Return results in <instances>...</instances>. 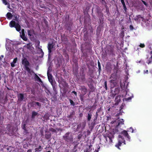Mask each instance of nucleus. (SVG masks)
Wrapping results in <instances>:
<instances>
[{
  "mask_svg": "<svg viewBox=\"0 0 152 152\" xmlns=\"http://www.w3.org/2000/svg\"><path fill=\"white\" fill-rule=\"evenodd\" d=\"M70 102L71 104H73V102L72 100H70Z\"/></svg>",
  "mask_w": 152,
  "mask_h": 152,
  "instance_id": "nucleus-34",
  "label": "nucleus"
},
{
  "mask_svg": "<svg viewBox=\"0 0 152 152\" xmlns=\"http://www.w3.org/2000/svg\"><path fill=\"white\" fill-rule=\"evenodd\" d=\"M148 70H146V72L144 71V74H145V73H148Z\"/></svg>",
  "mask_w": 152,
  "mask_h": 152,
  "instance_id": "nucleus-35",
  "label": "nucleus"
},
{
  "mask_svg": "<svg viewBox=\"0 0 152 152\" xmlns=\"http://www.w3.org/2000/svg\"><path fill=\"white\" fill-rule=\"evenodd\" d=\"M140 46L141 48H144L145 47V45L144 44H141Z\"/></svg>",
  "mask_w": 152,
  "mask_h": 152,
  "instance_id": "nucleus-26",
  "label": "nucleus"
},
{
  "mask_svg": "<svg viewBox=\"0 0 152 152\" xmlns=\"http://www.w3.org/2000/svg\"><path fill=\"white\" fill-rule=\"evenodd\" d=\"M16 24L15 21H11L9 23V26L11 27H15Z\"/></svg>",
  "mask_w": 152,
  "mask_h": 152,
  "instance_id": "nucleus-9",
  "label": "nucleus"
},
{
  "mask_svg": "<svg viewBox=\"0 0 152 152\" xmlns=\"http://www.w3.org/2000/svg\"><path fill=\"white\" fill-rule=\"evenodd\" d=\"M34 105H37L38 106H40V104L38 102H35L34 104Z\"/></svg>",
  "mask_w": 152,
  "mask_h": 152,
  "instance_id": "nucleus-24",
  "label": "nucleus"
},
{
  "mask_svg": "<svg viewBox=\"0 0 152 152\" xmlns=\"http://www.w3.org/2000/svg\"><path fill=\"white\" fill-rule=\"evenodd\" d=\"M69 133H67L64 136V138L65 139H66L67 138V136L69 134Z\"/></svg>",
  "mask_w": 152,
  "mask_h": 152,
  "instance_id": "nucleus-25",
  "label": "nucleus"
},
{
  "mask_svg": "<svg viewBox=\"0 0 152 152\" xmlns=\"http://www.w3.org/2000/svg\"><path fill=\"white\" fill-rule=\"evenodd\" d=\"M18 100L20 101H22L23 99V94H20L18 95Z\"/></svg>",
  "mask_w": 152,
  "mask_h": 152,
  "instance_id": "nucleus-14",
  "label": "nucleus"
},
{
  "mask_svg": "<svg viewBox=\"0 0 152 152\" xmlns=\"http://www.w3.org/2000/svg\"><path fill=\"white\" fill-rule=\"evenodd\" d=\"M47 75H48V80H49V82L50 83H52L53 82V80L52 79V75L50 74H49L48 72Z\"/></svg>",
  "mask_w": 152,
  "mask_h": 152,
  "instance_id": "nucleus-11",
  "label": "nucleus"
},
{
  "mask_svg": "<svg viewBox=\"0 0 152 152\" xmlns=\"http://www.w3.org/2000/svg\"><path fill=\"white\" fill-rule=\"evenodd\" d=\"M41 146H40L39 147V149H41Z\"/></svg>",
  "mask_w": 152,
  "mask_h": 152,
  "instance_id": "nucleus-41",
  "label": "nucleus"
},
{
  "mask_svg": "<svg viewBox=\"0 0 152 152\" xmlns=\"http://www.w3.org/2000/svg\"><path fill=\"white\" fill-rule=\"evenodd\" d=\"M48 152H50V151H48Z\"/></svg>",
  "mask_w": 152,
  "mask_h": 152,
  "instance_id": "nucleus-44",
  "label": "nucleus"
},
{
  "mask_svg": "<svg viewBox=\"0 0 152 152\" xmlns=\"http://www.w3.org/2000/svg\"><path fill=\"white\" fill-rule=\"evenodd\" d=\"M11 41L9 39L6 40V47L7 50H10L11 47Z\"/></svg>",
  "mask_w": 152,
  "mask_h": 152,
  "instance_id": "nucleus-4",
  "label": "nucleus"
},
{
  "mask_svg": "<svg viewBox=\"0 0 152 152\" xmlns=\"http://www.w3.org/2000/svg\"><path fill=\"white\" fill-rule=\"evenodd\" d=\"M85 91H86V89H85Z\"/></svg>",
  "mask_w": 152,
  "mask_h": 152,
  "instance_id": "nucleus-43",
  "label": "nucleus"
},
{
  "mask_svg": "<svg viewBox=\"0 0 152 152\" xmlns=\"http://www.w3.org/2000/svg\"><path fill=\"white\" fill-rule=\"evenodd\" d=\"M118 142L117 144L115 145V146L120 149V148L119 147L121 146L123 143H124V144H126L125 143V140L121 135L118 136Z\"/></svg>",
  "mask_w": 152,
  "mask_h": 152,
  "instance_id": "nucleus-3",
  "label": "nucleus"
},
{
  "mask_svg": "<svg viewBox=\"0 0 152 152\" xmlns=\"http://www.w3.org/2000/svg\"><path fill=\"white\" fill-rule=\"evenodd\" d=\"M15 28L16 29L17 31H19L20 30V25L18 24H16V25L15 26Z\"/></svg>",
  "mask_w": 152,
  "mask_h": 152,
  "instance_id": "nucleus-13",
  "label": "nucleus"
},
{
  "mask_svg": "<svg viewBox=\"0 0 152 152\" xmlns=\"http://www.w3.org/2000/svg\"><path fill=\"white\" fill-rule=\"evenodd\" d=\"M31 152V150H28L27 151V152Z\"/></svg>",
  "mask_w": 152,
  "mask_h": 152,
  "instance_id": "nucleus-39",
  "label": "nucleus"
},
{
  "mask_svg": "<svg viewBox=\"0 0 152 152\" xmlns=\"http://www.w3.org/2000/svg\"><path fill=\"white\" fill-rule=\"evenodd\" d=\"M115 121H114H114H112V122H111V123H112L113 124V123H115Z\"/></svg>",
  "mask_w": 152,
  "mask_h": 152,
  "instance_id": "nucleus-40",
  "label": "nucleus"
},
{
  "mask_svg": "<svg viewBox=\"0 0 152 152\" xmlns=\"http://www.w3.org/2000/svg\"><path fill=\"white\" fill-rule=\"evenodd\" d=\"M134 20L137 21V22H140L142 20V21H143V17L141 16L140 15H138L136 17H135L134 18Z\"/></svg>",
  "mask_w": 152,
  "mask_h": 152,
  "instance_id": "nucleus-6",
  "label": "nucleus"
},
{
  "mask_svg": "<svg viewBox=\"0 0 152 152\" xmlns=\"http://www.w3.org/2000/svg\"><path fill=\"white\" fill-rule=\"evenodd\" d=\"M131 98H132L131 97H130L127 99V100H130L131 99Z\"/></svg>",
  "mask_w": 152,
  "mask_h": 152,
  "instance_id": "nucleus-36",
  "label": "nucleus"
},
{
  "mask_svg": "<svg viewBox=\"0 0 152 152\" xmlns=\"http://www.w3.org/2000/svg\"><path fill=\"white\" fill-rule=\"evenodd\" d=\"M124 121L123 119H121L120 121L118 122V126L120 125V124H124Z\"/></svg>",
  "mask_w": 152,
  "mask_h": 152,
  "instance_id": "nucleus-19",
  "label": "nucleus"
},
{
  "mask_svg": "<svg viewBox=\"0 0 152 152\" xmlns=\"http://www.w3.org/2000/svg\"><path fill=\"white\" fill-rule=\"evenodd\" d=\"M91 118V116L89 115V114L88 115V120H90Z\"/></svg>",
  "mask_w": 152,
  "mask_h": 152,
  "instance_id": "nucleus-32",
  "label": "nucleus"
},
{
  "mask_svg": "<svg viewBox=\"0 0 152 152\" xmlns=\"http://www.w3.org/2000/svg\"><path fill=\"white\" fill-rule=\"evenodd\" d=\"M72 93H74V94H75L76 95H77V93H76V92L75 91H73L72 92Z\"/></svg>",
  "mask_w": 152,
  "mask_h": 152,
  "instance_id": "nucleus-33",
  "label": "nucleus"
},
{
  "mask_svg": "<svg viewBox=\"0 0 152 152\" xmlns=\"http://www.w3.org/2000/svg\"><path fill=\"white\" fill-rule=\"evenodd\" d=\"M22 64L25 66L26 70L30 73H33V72L28 67L29 63L26 58H24L22 60Z\"/></svg>",
  "mask_w": 152,
  "mask_h": 152,
  "instance_id": "nucleus-2",
  "label": "nucleus"
},
{
  "mask_svg": "<svg viewBox=\"0 0 152 152\" xmlns=\"http://www.w3.org/2000/svg\"><path fill=\"white\" fill-rule=\"evenodd\" d=\"M23 129H25V125L23 126Z\"/></svg>",
  "mask_w": 152,
  "mask_h": 152,
  "instance_id": "nucleus-38",
  "label": "nucleus"
},
{
  "mask_svg": "<svg viewBox=\"0 0 152 152\" xmlns=\"http://www.w3.org/2000/svg\"><path fill=\"white\" fill-rule=\"evenodd\" d=\"M111 85V87H113L117 84V83L116 80H111L110 81Z\"/></svg>",
  "mask_w": 152,
  "mask_h": 152,
  "instance_id": "nucleus-8",
  "label": "nucleus"
},
{
  "mask_svg": "<svg viewBox=\"0 0 152 152\" xmlns=\"http://www.w3.org/2000/svg\"><path fill=\"white\" fill-rule=\"evenodd\" d=\"M98 66H99V67H100L99 66H100V63H99V61L98 62Z\"/></svg>",
  "mask_w": 152,
  "mask_h": 152,
  "instance_id": "nucleus-37",
  "label": "nucleus"
},
{
  "mask_svg": "<svg viewBox=\"0 0 152 152\" xmlns=\"http://www.w3.org/2000/svg\"><path fill=\"white\" fill-rule=\"evenodd\" d=\"M17 58H16L14 59L13 60V61L12 62L11 64V66L12 67H13L15 66V64L16 63L17 61Z\"/></svg>",
  "mask_w": 152,
  "mask_h": 152,
  "instance_id": "nucleus-12",
  "label": "nucleus"
},
{
  "mask_svg": "<svg viewBox=\"0 0 152 152\" xmlns=\"http://www.w3.org/2000/svg\"><path fill=\"white\" fill-rule=\"evenodd\" d=\"M21 32V35H24V30L23 29L22 30L21 32Z\"/></svg>",
  "mask_w": 152,
  "mask_h": 152,
  "instance_id": "nucleus-23",
  "label": "nucleus"
},
{
  "mask_svg": "<svg viewBox=\"0 0 152 152\" xmlns=\"http://www.w3.org/2000/svg\"><path fill=\"white\" fill-rule=\"evenodd\" d=\"M121 134H123V135L126 137L127 140L129 141H130V137L127 131L124 130L121 132Z\"/></svg>",
  "mask_w": 152,
  "mask_h": 152,
  "instance_id": "nucleus-5",
  "label": "nucleus"
},
{
  "mask_svg": "<svg viewBox=\"0 0 152 152\" xmlns=\"http://www.w3.org/2000/svg\"><path fill=\"white\" fill-rule=\"evenodd\" d=\"M114 137V136L113 134L110 133L108 134L105 137L106 140L105 141L106 145L108 146L112 145L113 142L112 139Z\"/></svg>",
  "mask_w": 152,
  "mask_h": 152,
  "instance_id": "nucleus-1",
  "label": "nucleus"
},
{
  "mask_svg": "<svg viewBox=\"0 0 152 152\" xmlns=\"http://www.w3.org/2000/svg\"><path fill=\"white\" fill-rule=\"evenodd\" d=\"M53 48V45L52 44L49 43L48 44V49L49 54L51 52V50Z\"/></svg>",
  "mask_w": 152,
  "mask_h": 152,
  "instance_id": "nucleus-7",
  "label": "nucleus"
},
{
  "mask_svg": "<svg viewBox=\"0 0 152 152\" xmlns=\"http://www.w3.org/2000/svg\"><path fill=\"white\" fill-rule=\"evenodd\" d=\"M95 152H98V151H95Z\"/></svg>",
  "mask_w": 152,
  "mask_h": 152,
  "instance_id": "nucleus-42",
  "label": "nucleus"
},
{
  "mask_svg": "<svg viewBox=\"0 0 152 152\" xmlns=\"http://www.w3.org/2000/svg\"><path fill=\"white\" fill-rule=\"evenodd\" d=\"M142 1L143 2V4L146 6H147V4L144 1Z\"/></svg>",
  "mask_w": 152,
  "mask_h": 152,
  "instance_id": "nucleus-30",
  "label": "nucleus"
},
{
  "mask_svg": "<svg viewBox=\"0 0 152 152\" xmlns=\"http://www.w3.org/2000/svg\"><path fill=\"white\" fill-rule=\"evenodd\" d=\"M20 35L21 37L25 41L27 39V38L24 35H21V32H20Z\"/></svg>",
  "mask_w": 152,
  "mask_h": 152,
  "instance_id": "nucleus-17",
  "label": "nucleus"
},
{
  "mask_svg": "<svg viewBox=\"0 0 152 152\" xmlns=\"http://www.w3.org/2000/svg\"><path fill=\"white\" fill-rule=\"evenodd\" d=\"M129 130H129V131H131V130H132V133H133V128H132V127L130 128L129 129Z\"/></svg>",
  "mask_w": 152,
  "mask_h": 152,
  "instance_id": "nucleus-27",
  "label": "nucleus"
},
{
  "mask_svg": "<svg viewBox=\"0 0 152 152\" xmlns=\"http://www.w3.org/2000/svg\"><path fill=\"white\" fill-rule=\"evenodd\" d=\"M152 61V56H151V57L150 58V59L149 60L148 62L147 61V62L148 64H149Z\"/></svg>",
  "mask_w": 152,
  "mask_h": 152,
  "instance_id": "nucleus-21",
  "label": "nucleus"
},
{
  "mask_svg": "<svg viewBox=\"0 0 152 152\" xmlns=\"http://www.w3.org/2000/svg\"><path fill=\"white\" fill-rule=\"evenodd\" d=\"M104 86L105 87V88L107 89V83L106 82H105Z\"/></svg>",
  "mask_w": 152,
  "mask_h": 152,
  "instance_id": "nucleus-28",
  "label": "nucleus"
},
{
  "mask_svg": "<svg viewBox=\"0 0 152 152\" xmlns=\"http://www.w3.org/2000/svg\"><path fill=\"white\" fill-rule=\"evenodd\" d=\"M36 77H37V78L38 81H39V82H42V81H41V79H40V78L36 75Z\"/></svg>",
  "mask_w": 152,
  "mask_h": 152,
  "instance_id": "nucleus-22",
  "label": "nucleus"
},
{
  "mask_svg": "<svg viewBox=\"0 0 152 152\" xmlns=\"http://www.w3.org/2000/svg\"><path fill=\"white\" fill-rule=\"evenodd\" d=\"M7 18L9 19H10L12 17V15L10 12H8L6 15Z\"/></svg>",
  "mask_w": 152,
  "mask_h": 152,
  "instance_id": "nucleus-15",
  "label": "nucleus"
},
{
  "mask_svg": "<svg viewBox=\"0 0 152 152\" xmlns=\"http://www.w3.org/2000/svg\"><path fill=\"white\" fill-rule=\"evenodd\" d=\"M121 2H122L124 6V7L125 6V4L124 2V0H121Z\"/></svg>",
  "mask_w": 152,
  "mask_h": 152,
  "instance_id": "nucleus-29",
  "label": "nucleus"
},
{
  "mask_svg": "<svg viewBox=\"0 0 152 152\" xmlns=\"http://www.w3.org/2000/svg\"><path fill=\"white\" fill-rule=\"evenodd\" d=\"M121 96H117L115 99V101L116 102L118 103L119 102L121 101Z\"/></svg>",
  "mask_w": 152,
  "mask_h": 152,
  "instance_id": "nucleus-16",
  "label": "nucleus"
},
{
  "mask_svg": "<svg viewBox=\"0 0 152 152\" xmlns=\"http://www.w3.org/2000/svg\"><path fill=\"white\" fill-rule=\"evenodd\" d=\"M129 27H130V28L131 30H132L133 28V26L132 25H130Z\"/></svg>",
  "mask_w": 152,
  "mask_h": 152,
  "instance_id": "nucleus-31",
  "label": "nucleus"
},
{
  "mask_svg": "<svg viewBox=\"0 0 152 152\" xmlns=\"http://www.w3.org/2000/svg\"><path fill=\"white\" fill-rule=\"evenodd\" d=\"M37 114V112H33L32 113V118H34V117L36 116Z\"/></svg>",
  "mask_w": 152,
  "mask_h": 152,
  "instance_id": "nucleus-18",
  "label": "nucleus"
},
{
  "mask_svg": "<svg viewBox=\"0 0 152 152\" xmlns=\"http://www.w3.org/2000/svg\"><path fill=\"white\" fill-rule=\"evenodd\" d=\"M34 34V31L33 30H28V34L30 37H31Z\"/></svg>",
  "mask_w": 152,
  "mask_h": 152,
  "instance_id": "nucleus-10",
  "label": "nucleus"
},
{
  "mask_svg": "<svg viewBox=\"0 0 152 152\" xmlns=\"http://www.w3.org/2000/svg\"><path fill=\"white\" fill-rule=\"evenodd\" d=\"M3 3V4H4L5 5H6L7 4V2L6 0H2Z\"/></svg>",
  "mask_w": 152,
  "mask_h": 152,
  "instance_id": "nucleus-20",
  "label": "nucleus"
}]
</instances>
